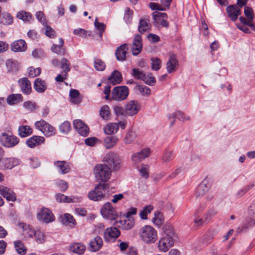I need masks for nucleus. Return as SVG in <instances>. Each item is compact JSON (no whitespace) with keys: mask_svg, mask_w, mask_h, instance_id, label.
<instances>
[{"mask_svg":"<svg viewBox=\"0 0 255 255\" xmlns=\"http://www.w3.org/2000/svg\"><path fill=\"white\" fill-rule=\"evenodd\" d=\"M164 236L158 243V249L161 252L165 253L173 246L177 236L173 227L170 225H165L163 228Z\"/></svg>","mask_w":255,"mask_h":255,"instance_id":"f257e3e1","label":"nucleus"},{"mask_svg":"<svg viewBox=\"0 0 255 255\" xmlns=\"http://www.w3.org/2000/svg\"><path fill=\"white\" fill-rule=\"evenodd\" d=\"M104 161L107 163L104 164H98L94 168V173L97 180L102 182L107 181L111 176V160L110 157H105Z\"/></svg>","mask_w":255,"mask_h":255,"instance_id":"f03ea898","label":"nucleus"},{"mask_svg":"<svg viewBox=\"0 0 255 255\" xmlns=\"http://www.w3.org/2000/svg\"><path fill=\"white\" fill-rule=\"evenodd\" d=\"M138 236L141 241L146 244H154L158 239L157 231L150 225H144L140 228Z\"/></svg>","mask_w":255,"mask_h":255,"instance_id":"7ed1b4c3","label":"nucleus"},{"mask_svg":"<svg viewBox=\"0 0 255 255\" xmlns=\"http://www.w3.org/2000/svg\"><path fill=\"white\" fill-rule=\"evenodd\" d=\"M108 188V184L99 183L89 193L88 197L90 200L94 201L101 200L105 197L106 191Z\"/></svg>","mask_w":255,"mask_h":255,"instance_id":"20e7f679","label":"nucleus"},{"mask_svg":"<svg viewBox=\"0 0 255 255\" xmlns=\"http://www.w3.org/2000/svg\"><path fill=\"white\" fill-rule=\"evenodd\" d=\"M122 213L121 212L117 213L113 209V221H115L113 223V225L118 227L123 226V228L125 230H130L133 227L134 225V222L133 218H127L128 219L124 221L123 223V221L121 220V216Z\"/></svg>","mask_w":255,"mask_h":255,"instance_id":"39448f33","label":"nucleus"},{"mask_svg":"<svg viewBox=\"0 0 255 255\" xmlns=\"http://www.w3.org/2000/svg\"><path fill=\"white\" fill-rule=\"evenodd\" d=\"M35 126L36 129L41 131L46 136H51L56 134V129L44 120L36 122Z\"/></svg>","mask_w":255,"mask_h":255,"instance_id":"423d86ee","label":"nucleus"},{"mask_svg":"<svg viewBox=\"0 0 255 255\" xmlns=\"http://www.w3.org/2000/svg\"><path fill=\"white\" fill-rule=\"evenodd\" d=\"M0 141L3 146L11 148L18 143L19 139L16 136L3 132L0 136Z\"/></svg>","mask_w":255,"mask_h":255,"instance_id":"0eeeda50","label":"nucleus"},{"mask_svg":"<svg viewBox=\"0 0 255 255\" xmlns=\"http://www.w3.org/2000/svg\"><path fill=\"white\" fill-rule=\"evenodd\" d=\"M129 90L126 86H116L113 89V100L122 101L126 99L128 95Z\"/></svg>","mask_w":255,"mask_h":255,"instance_id":"6e6552de","label":"nucleus"},{"mask_svg":"<svg viewBox=\"0 0 255 255\" xmlns=\"http://www.w3.org/2000/svg\"><path fill=\"white\" fill-rule=\"evenodd\" d=\"M38 220L48 224L55 220V217L52 212L48 208H42L37 213Z\"/></svg>","mask_w":255,"mask_h":255,"instance_id":"1a4fd4ad","label":"nucleus"},{"mask_svg":"<svg viewBox=\"0 0 255 255\" xmlns=\"http://www.w3.org/2000/svg\"><path fill=\"white\" fill-rule=\"evenodd\" d=\"M153 23L156 26L168 27V22L167 21V15L166 13L154 11L152 13Z\"/></svg>","mask_w":255,"mask_h":255,"instance_id":"9d476101","label":"nucleus"},{"mask_svg":"<svg viewBox=\"0 0 255 255\" xmlns=\"http://www.w3.org/2000/svg\"><path fill=\"white\" fill-rule=\"evenodd\" d=\"M105 136L103 137V144L107 149L112 148V124H107L103 128Z\"/></svg>","mask_w":255,"mask_h":255,"instance_id":"9b49d317","label":"nucleus"},{"mask_svg":"<svg viewBox=\"0 0 255 255\" xmlns=\"http://www.w3.org/2000/svg\"><path fill=\"white\" fill-rule=\"evenodd\" d=\"M17 229L25 238H31L35 233L34 229L31 226L24 223H18Z\"/></svg>","mask_w":255,"mask_h":255,"instance_id":"f8f14e48","label":"nucleus"},{"mask_svg":"<svg viewBox=\"0 0 255 255\" xmlns=\"http://www.w3.org/2000/svg\"><path fill=\"white\" fill-rule=\"evenodd\" d=\"M140 109L138 103L134 100H131L125 106V112L129 116H132L137 114Z\"/></svg>","mask_w":255,"mask_h":255,"instance_id":"ddd939ff","label":"nucleus"},{"mask_svg":"<svg viewBox=\"0 0 255 255\" xmlns=\"http://www.w3.org/2000/svg\"><path fill=\"white\" fill-rule=\"evenodd\" d=\"M142 48V41L141 36L139 34H136L133 39L131 47V51L133 55L139 54Z\"/></svg>","mask_w":255,"mask_h":255,"instance_id":"4468645a","label":"nucleus"},{"mask_svg":"<svg viewBox=\"0 0 255 255\" xmlns=\"http://www.w3.org/2000/svg\"><path fill=\"white\" fill-rule=\"evenodd\" d=\"M73 126L79 134L83 136H87L89 133V128L80 120H76L73 122Z\"/></svg>","mask_w":255,"mask_h":255,"instance_id":"2eb2a0df","label":"nucleus"},{"mask_svg":"<svg viewBox=\"0 0 255 255\" xmlns=\"http://www.w3.org/2000/svg\"><path fill=\"white\" fill-rule=\"evenodd\" d=\"M0 194L8 201L14 202L16 199L15 194L11 189L0 184Z\"/></svg>","mask_w":255,"mask_h":255,"instance_id":"dca6fc26","label":"nucleus"},{"mask_svg":"<svg viewBox=\"0 0 255 255\" xmlns=\"http://www.w3.org/2000/svg\"><path fill=\"white\" fill-rule=\"evenodd\" d=\"M166 66V70L168 73H171L177 70L179 66V63L174 54H172L170 55Z\"/></svg>","mask_w":255,"mask_h":255,"instance_id":"f3484780","label":"nucleus"},{"mask_svg":"<svg viewBox=\"0 0 255 255\" xmlns=\"http://www.w3.org/2000/svg\"><path fill=\"white\" fill-rule=\"evenodd\" d=\"M150 154V150L149 148H144L139 152L133 154L131 156V160L134 163H137L148 157Z\"/></svg>","mask_w":255,"mask_h":255,"instance_id":"a211bd4d","label":"nucleus"},{"mask_svg":"<svg viewBox=\"0 0 255 255\" xmlns=\"http://www.w3.org/2000/svg\"><path fill=\"white\" fill-rule=\"evenodd\" d=\"M19 159L16 158H5L0 164V169H11L19 164Z\"/></svg>","mask_w":255,"mask_h":255,"instance_id":"6ab92c4d","label":"nucleus"},{"mask_svg":"<svg viewBox=\"0 0 255 255\" xmlns=\"http://www.w3.org/2000/svg\"><path fill=\"white\" fill-rule=\"evenodd\" d=\"M128 46L127 44H123L117 48L115 55L118 61H124L126 59V55L128 49Z\"/></svg>","mask_w":255,"mask_h":255,"instance_id":"aec40b11","label":"nucleus"},{"mask_svg":"<svg viewBox=\"0 0 255 255\" xmlns=\"http://www.w3.org/2000/svg\"><path fill=\"white\" fill-rule=\"evenodd\" d=\"M227 12L228 16L233 20L235 21L237 19L238 16L241 14V11L238 6L235 5H231L228 6L227 8Z\"/></svg>","mask_w":255,"mask_h":255,"instance_id":"412c9836","label":"nucleus"},{"mask_svg":"<svg viewBox=\"0 0 255 255\" xmlns=\"http://www.w3.org/2000/svg\"><path fill=\"white\" fill-rule=\"evenodd\" d=\"M210 185L207 181H203L197 187L195 195L197 197H202L210 188Z\"/></svg>","mask_w":255,"mask_h":255,"instance_id":"4be33fe9","label":"nucleus"},{"mask_svg":"<svg viewBox=\"0 0 255 255\" xmlns=\"http://www.w3.org/2000/svg\"><path fill=\"white\" fill-rule=\"evenodd\" d=\"M20 89L23 93L28 95L31 92V83L27 78H22L18 80Z\"/></svg>","mask_w":255,"mask_h":255,"instance_id":"5701e85b","label":"nucleus"},{"mask_svg":"<svg viewBox=\"0 0 255 255\" xmlns=\"http://www.w3.org/2000/svg\"><path fill=\"white\" fill-rule=\"evenodd\" d=\"M45 141V138L43 136L34 135L29 138L26 140V144L30 148H33L37 145H39Z\"/></svg>","mask_w":255,"mask_h":255,"instance_id":"b1692460","label":"nucleus"},{"mask_svg":"<svg viewBox=\"0 0 255 255\" xmlns=\"http://www.w3.org/2000/svg\"><path fill=\"white\" fill-rule=\"evenodd\" d=\"M26 48V43L24 40L22 39L15 41L11 45V50L15 52L24 51Z\"/></svg>","mask_w":255,"mask_h":255,"instance_id":"393cba45","label":"nucleus"},{"mask_svg":"<svg viewBox=\"0 0 255 255\" xmlns=\"http://www.w3.org/2000/svg\"><path fill=\"white\" fill-rule=\"evenodd\" d=\"M54 165L58 172L62 174H66L70 170L69 164L64 161H56Z\"/></svg>","mask_w":255,"mask_h":255,"instance_id":"a878e982","label":"nucleus"},{"mask_svg":"<svg viewBox=\"0 0 255 255\" xmlns=\"http://www.w3.org/2000/svg\"><path fill=\"white\" fill-rule=\"evenodd\" d=\"M103 245V241L101 237H96L94 239L91 240L89 243L90 249L92 252H97L99 251Z\"/></svg>","mask_w":255,"mask_h":255,"instance_id":"bb28decb","label":"nucleus"},{"mask_svg":"<svg viewBox=\"0 0 255 255\" xmlns=\"http://www.w3.org/2000/svg\"><path fill=\"white\" fill-rule=\"evenodd\" d=\"M150 27L149 20L148 18L145 17L140 18L138 27V30L140 33L142 34L147 31L150 29Z\"/></svg>","mask_w":255,"mask_h":255,"instance_id":"cd10ccee","label":"nucleus"},{"mask_svg":"<svg viewBox=\"0 0 255 255\" xmlns=\"http://www.w3.org/2000/svg\"><path fill=\"white\" fill-rule=\"evenodd\" d=\"M33 87L37 92L41 93L46 90L47 85L45 81L40 78H36L34 81Z\"/></svg>","mask_w":255,"mask_h":255,"instance_id":"c85d7f7f","label":"nucleus"},{"mask_svg":"<svg viewBox=\"0 0 255 255\" xmlns=\"http://www.w3.org/2000/svg\"><path fill=\"white\" fill-rule=\"evenodd\" d=\"M101 213L104 218L112 220V205L110 202H107L103 205Z\"/></svg>","mask_w":255,"mask_h":255,"instance_id":"c756f323","label":"nucleus"},{"mask_svg":"<svg viewBox=\"0 0 255 255\" xmlns=\"http://www.w3.org/2000/svg\"><path fill=\"white\" fill-rule=\"evenodd\" d=\"M61 219L63 224L71 228L74 227L76 224L73 217L69 214H65L63 216H61Z\"/></svg>","mask_w":255,"mask_h":255,"instance_id":"7c9ffc66","label":"nucleus"},{"mask_svg":"<svg viewBox=\"0 0 255 255\" xmlns=\"http://www.w3.org/2000/svg\"><path fill=\"white\" fill-rule=\"evenodd\" d=\"M63 39L62 38H60L59 39V44H53L51 48V50L52 52L58 55H64L65 51L63 48Z\"/></svg>","mask_w":255,"mask_h":255,"instance_id":"2f4dec72","label":"nucleus"},{"mask_svg":"<svg viewBox=\"0 0 255 255\" xmlns=\"http://www.w3.org/2000/svg\"><path fill=\"white\" fill-rule=\"evenodd\" d=\"M85 250V246L81 243H74L70 247L71 252L78 255L83 254Z\"/></svg>","mask_w":255,"mask_h":255,"instance_id":"473e14b6","label":"nucleus"},{"mask_svg":"<svg viewBox=\"0 0 255 255\" xmlns=\"http://www.w3.org/2000/svg\"><path fill=\"white\" fill-rule=\"evenodd\" d=\"M6 100L8 104L15 105L22 101V96L20 94H12L8 96Z\"/></svg>","mask_w":255,"mask_h":255,"instance_id":"72a5a7b5","label":"nucleus"},{"mask_svg":"<svg viewBox=\"0 0 255 255\" xmlns=\"http://www.w3.org/2000/svg\"><path fill=\"white\" fill-rule=\"evenodd\" d=\"M69 95L70 97V101L75 104H79L81 101V98L80 96L79 92L75 89H71L70 91Z\"/></svg>","mask_w":255,"mask_h":255,"instance_id":"f704fd0d","label":"nucleus"},{"mask_svg":"<svg viewBox=\"0 0 255 255\" xmlns=\"http://www.w3.org/2000/svg\"><path fill=\"white\" fill-rule=\"evenodd\" d=\"M18 134L22 137H26L32 132V129L28 126H20L18 129Z\"/></svg>","mask_w":255,"mask_h":255,"instance_id":"c9c22d12","label":"nucleus"},{"mask_svg":"<svg viewBox=\"0 0 255 255\" xmlns=\"http://www.w3.org/2000/svg\"><path fill=\"white\" fill-rule=\"evenodd\" d=\"M164 218L162 213L159 211L155 212L154 217L152 219L153 223L157 226H160L163 223Z\"/></svg>","mask_w":255,"mask_h":255,"instance_id":"e433bc0d","label":"nucleus"},{"mask_svg":"<svg viewBox=\"0 0 255 255\" xmlns=\"http://www.w3.org/2000/svg\"><path fill=\"white\" fill-rule=\"evenodd\" d=\"M121 166V158L117 154H113V172L118 171Z\"/></svg>","mask_w":255,"mask_h":255,"instance_id":"4c0bfd02","label":"nucleus"},{"mask_svg":"<svg viewBox=\"0 0 255 255\" xmlns=\"http://www.w3.org/2000/svg\"><path fill=\"white\" fill-rule=\"evenodd\" d=\"M101 117L105 120H108L110 118L111 111L110 107L107 105L103 106L100 111Z\"/></svg>","mask_w":255,"mask_h":255,"instance_id":"58836bf2","label":"nucleus"},{"mask_svg":"<svg viewBox=\"0 0 255 255\" xmlns=\"http://www.w3.org/2000/svg\"><path fill=\"white\" fill-rule=\"evenodd\" d=\"M0 20L2 23L9 25L13 22V17L9 13L3 12L1 14Z\"/></svg>","mask_w":255,"mask_h":255,"instance_id":"ea45409f","label":"nucleus"},{"mask_svg":"<svg viewBox=\"0 0 255 255\" xmlns=\"http://www.w3.org/2000/svg\"><path fill=\"white\" fill-rule=\"evenodd\" d=\"M177 118L179 120L181 121H184L189 119L188 117L186 116L182 112L180 111L176 112L174 113H172L168 115V118Z\"/></svg>","mask_w":255,"mask_h":255,"instance_id":"a19ab883","label":"nucleus"},{"mask_svg":"<svg viewBox=\"0 0 255 255\" xmlns=\"http://www.w3.org/2000/svg\"><path fill=\"white\" fill-rule=\"evenodd\" d=\"M15 250L18 254L23 255L26 254V249L20 241H16L14 242Z\"/></svg>","mask_w":255,"mask_h":255,"instance_id":"79ce46f5","label":"nucleus"},{"mask_svg":"<svg viewBox=\"0 0 255 255\" xmlns=\"http://www.w3.org/2000/svg\"><path fill=\"white\" fill-rule=\"evenodd\" d=\"M151 67L152 70L158 71L160 69L161 65V60L157 57H152L151 58Z\"/></svg>","mask_w":255,"mask_h":255,"instance_id":"37998d69","label":"nucleus"},{"mask_svg":"<svg viewBox=\"0 0 255 255\" xmlns=\"http://www.w3.org/2000/svg\"><path fill=\"white\" fill-rule=\"evenodd\" d=\"M149 167L148 165L142 164L140 169L139 170L141 177L147 179L149 177Z\"/></svg>","mask_w":255,"mask_h":255,"instance_id":"c03bdc74","label":"nucleus"},{"mask_svg":"<svg viewBox=\"0 0 255 255\" xmlns=\"http://www.w3.org/2000/svg\"><path fill=\"white\" fill-rule=\"evenodd\" d=\"M153 209V206L151 205H147L139 213V216L142 219L145 220L147 219V214L150 213Z\"/></svg>","mask_w":255,"mask_h":255,"instance_id":"a18cd8bd","label":"nucleus"},{"mask_svg":"<svg viewBox=\"0 0 255 255\" xmlns=\"http://www.w3.org/2000/svg\"><path fill=\"white\" fill-rule=\"evenodd\" d=\"M60 67L63 70L62 72L67 73L70 70V63L66 58H63L61 60Z\"/></svg>","mask_w":255,"mask_h":255,"instance_id":"49530a36","label":"nucleus"},{"mask_svg":"<svg viewBox=\"0 0 255 255\" xmlns=\"http://www.w3.org/2000/svg\"><path fill=\"white\" fill-rule=\"evenodd\" d=\"M16 17L23 21H29L31 19V15L29 13L25 11H20L17 12Z\"/></svg>","mask_w":255,"mask_h":255,"instance_id":"de8ad7c7","label":"nucleus"},{"mask_svg":"<svg viewBox=\"0 0 255 255\" xmlns=\"http://www.w3.org/2000/svg\"><path fill=\"white\" fill-rule=\"evenodd\" d=\"M94 26L96 29L99 31V37L101 38L103 34V32L105 28V25L103 23L98 22L97 18H96L94 21Z\"/></svg>","mask_w":255,"mask_h":255,"instance_id":"09e8293b","label":"nucleus"},{"mask_svg":"<svg viewBox=\"0 0 255 255\" xmlns=\"http://www.w3.org/2000/svg\"><path fill=\"white\" fill-rule=\"evenodd\" d=\"M131 75L135 79L143 80L145 74L139 69L133 68L132 70Z\"/></svg>","mask_w":255,"mask_h":255,"instance_id":"8fccbe9b","label":"nucleus"},{"mask_svg":"<svg viewBox=\"0 0 255 255\" xmlns=\"http://www.w3.org/2000/svg\"><path fill=\"white\" fill-rule=\"evenodd\" d=\"M123 80V77L121 73L115 71L113 72V85L120 84Z\"/></svg>","mask_w":255,"mask_h":255,"instance_id":"3c124183","label":"nucleus"},{"mask_svg":"<svg viewBox=\"0 0 255 255\" xmlns=\"http://www.w3.org/2000/svg\"><path fill=\"white\" fill-rule=\"evenodd\" d=\"M133 12L129 7H126L125 10L124 19L127 23H130L133 16Z\"/></svg>","mask_w":255,"mask_h":255,"instance_id":"603ef678","label":"nucleus"},{"mask_svg":"<svg viewBox=\"0 0 255 255\" xmlns=\"http://www.w3.org/2000/svg\"><path fill=\"white\" fill-rule=\"evenodd\" d=\"M173 158V152L168 150H165L162 155V160L164 163L169 162Z\"/></svg>","mask_w":255,"mask_h":255,"instance_id":"864d4df0","label":"nucleus"},{"mask_svg":"<svg viewBox=\"0 0 255 255\" xmlns=\"http://www.w3.org/2000/svg\"><path fill=\"white\" fill-rule=\"evenodd\" d=\"M28 71L29 76L32 78L38 76L41 71L40 68H33V67H29Z\"/></svg>","mask_w":255,"mask_h":255,"instance_id":"5fc2aeb1","label":"nucleus"},{"mask_svg":"<svg viewBox=\"0 0 255 255\" xmlns=\"http://www.w3.org/2000/svg\"><path fill=\"white\" fill-rule=\"evenodd\" d=\"M56 185L60 189V190L62 191H65L68 188V183L63 180H58L56 181Z\"/></svg>","mask_w":255,"mask_h":255,"instance_id":"6e6d98bb","label":"nucleus"},{"mask_svg":"<svg viewBox=\"0 0 255 255\" xmlns=\"http://www.w3.org/2000/svg\"><path fill=\"white\" fill-rule=\"evenodd\" d=\"M73 33L78 35L82 37H86L88 35H90V32L82 28H77L73 30Z\"/></svg>","mask_w":255,"mask_h":255,"instance_id":"4d7b16f0","label":"nucleus"},{"mask_svg":"<svg viewBox=\"0 0 255 255\" xmlns=\"http://www.w3.org/2000/svg\"><path fill=\"white\" fill-rule=\"evenodd\" d=\"M94 67L98 71H103L105 69L106 66L103 61L101 59H97L95 60Z\"/></svg>","mask_w":255,"mask_h":255,"instance_id":"13d9d810","label":"nucleus"},{"mask_svg":"<svg viewBox=\"0 0 255 255\" xmlns=\"http://www.w3.org/2000/svg\"><path fill=\"white\" fill-rule=\"evenodd\" d=\"M35 236V241L38 243H42L45 240V237L44 236L43 233L40 231H35V233L34 235Z\"/></svg>","mask_w":255,"mask_h":255,"instance_id":"bf43d9fd","label":"nucleus"},{"mask_svg":"<svg viewBox=\"0 0 255 255\" xmlns=\"http://www.w3.org/2000/svg\"><path fill=\"white\" fill-rule=\"evenodd\" d=\"M244 13L247 18L252 22L254 18L253 9L249 6H245L244 8Z\"/></svg>","mask_w":255,"mask_h":255,"instance_id":"052dcab7","label":"nucleus"},{"mask_svg":"<svg viewBox=\"0 0 255 255\" xmlns=\"http://www.w3.org/2000/svg\"><path fill=\"white\" fill-rule=\"evenodd\" d=\"M146 84L149 85H153L155 83V78L152 76L151 73L144 75L142 80Z\"/></svg>","mask_w":255,"mask_h":255,"instance_id":"680f3d73","label":"nucleus"},{"mask_svg":"<svg viewBox=\"0 0 255 255\" xmlns=\"http://www.w3.org/2000/svg\"><path fill=\"white\" fill-rule=\"evenodd\" d=\"M137 89L142 96H148L151 93L150 89L146 86H138Z\"/></svg>","mask_w":255,"mask_h":255,"instance_id":"e2e57ef3","label":"nucleus"},{"mask_svg":"<svg viewBox=\"0 0 255 255\" xmlns=\"http://www.w3.org/2000/svg\"><path fill=\"white\" fill-rule=\"evenodd\" d=\"M56 199L58 202H67L69 203L72 202V199L70 198L68 196H65L62 194H57L56 195Z\"/></svg>","mask_w":255,"mask_h":255,"instance_id":"0e129e2a","label":"nucleus"},{"mask_svg":"<svg viewBox=\"0 0 255 255\" xmlns=\"http://www.w3.org/2000/svg\"><path fill=\"white\" fill-rule=\"evenodd\" d=\"M60 130L61 132L66 133L68 132L71 129V125L70 123L69 122L66 121L64 122L60 126Z\"/></svg>","mask_w":255,"mask_h":255,"instance_id":"69168bd1","label":"nucleus"},{"mask_svg":"<svg viewBox=\"0 0 255 255\" xmlns=\"http://www.w3.org/2000/svg\"><path fill=\"white\" fill-rule=\"evenodd\" d=\"M121 128L122 129H124L126 128V124L123 122H119L118 123H113V134L116 133Z\"/></svg>","mask_w":255,"mask_h":255,"instance_id":"338daca9","label":"nucleus"},{"mask_svg":"<svg viewBox=\"0 0 255 255\" xmlns=\"http://www.w3.org/2000/svg\"><path fill=\"white\" fill-rule=\"evenodd\" d=\"M114 112L118 117H123L124 116L125 110L123 107L120 106H115L114 107Z\"/></svg>","mask_w":255,"mask_h":255,"instance_id":"774afa93","label":"nucleus"}]
</instances>
